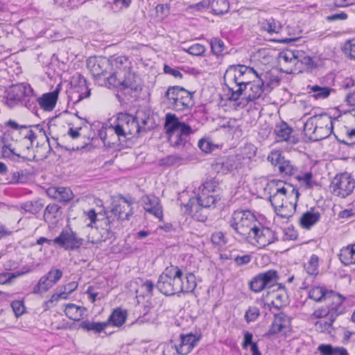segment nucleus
Listing matches in <instances>:
<instances>
[{
    "label": "nucleus",
    "mask_w": 355,
    "mask_h": 355,
    "mask_svg": "<svg viewBox=\"0 0 355 355\" xmlns=\"http://www.w3.org/2000/svg\"><path fill=\"white\" fill-rule=\"evenodd\" d=\"M259 77V73L250 67L243 64L230 65L224 74L225 85L231 94L230 99L237 101L247 89L251 79Z\"/></svg>",
    "instance_id": "f257e3e1"
},
{
    "label": "nucleus",
    "mask_w": 355,
    "mask_h": 355,
    "mask_svg": "<svg viewBox=\"0 0 355 355\" xmlns=\"http://www.w3.org/2000/svg\"><path fill=\"white\" fill-rule=\"evenodd\" d=\"M139 116L128 113L121 112L112 128L117 137V141L122 146H128L132 138H137L141 130V125L138 121Z\"/></svg>",
    "instance_id": "f03ea898"
},
{
    "label": "nucleus",
    "mask_w": 355,
    "mask_h": 355,
    "mask_svg": "<svg viewBox=\"0 0 355 355\" xmlns=\"http://www.w3.org/2000/svg\"><path fill=\"white\" fill-rule=\"evenodd\" d=\"M107 81L109 85L119 88L132 97L137 96L142 89L139 77L131 71L130 67L114 71L107 78Z\"/></svg>",
    "instance_id": "7ed1b4c3"
},
{
    "label": "nucleus",
    "mask_w": 355,
    "mask_h": 355,
    "mask_svg": "<svg viewBox=\"0 0 355 355\" xmlns=\"http://www.w3.org/2000/svg\"><path fill=\"white\" fill-rule=\"evenodd\" d=\"M229 224L241 239L246 241L252 237L254 227L261 226V223L248 210L234 211Z\"/></svg>",
    "instance_id": "20e7f679"
},
{
    "label": "nucleus",
    "mask_w": 355,
    "mask_h": 355,
    "mask_svg": "<svg viewBox=\"0 0 355 355\" xmlns=\"http://www.w3.org/2000/svg\"><path fill=\"white\" fill-rule=\"evenodd\" d=\"M181 268L177 266H170L166 268L159 275L156 287L162 294L171 296L179 293V277Z\"/></svg>",
    "instance_id": "39448f33"
},
{
    "label": "nucleus",
    "mask_w": 355,
    "mask_h": 355,
    "mask_svg": "<svg viewBox=\"0 0 355 355\" xmlns=\"http://www.w3.org/2000/svg\"><path fill=\"white\" fill-rule=\"evenodd\" d=\"M338 300V298H337L336 304L333 306L318 309L314 311L313 314L318 318L329 317L328 321H324V322H318L316 323V326L318 324L320 326L322 331H330V329L332 327V324L336 318L345 313V307L343 303L340 304V301Z\"/></svg>",
    "instance_id": "423d86ee"
},
{
    "label": "nucleus",
    "mask_w": 355,
    "mask_h": 355,
    "mask_svg": "<svg viewBox=\"0 0 355 355\" xmlns=\"http://www.w3.org/2000/svg\"><path fill=\"white\" fill-rule=\"evenodd\" d=\"M333 195L343 198L349 196L355 188V180L347 173L336 175L329 186Z\"/></svg>",
    "instance_id": "0eeeda50"
},
{
    "label": "nucleus",
    "mask_w": 355,
    "mask_h": 355,
    "mask_svg": "<svg viewBox=\"0 0 355 355\" xmlns=\"http://www.w3.org/2000/svg\"><path fill=\"white\" fill-rule=\"evenodd\" d=\"M220 200L221 198L218 194L206 193L202 191L201 194H198L191 198L185 207L187 209L190 210L191 212L194 211L198 213L202 208H215Z\"/></svg>",
    "instance_id": "6e6552de"
},
{
    "label": "nucleus",
    "mask_w": 355,
    "mask_h": 355,
    "mask_svg": "<svg viewBox=\"0 0 355 355\" xmlns=\"http://www.w3.org/2000/svg\"><path fill=\"white\" fill-rule=\"evenodd\" d=\"M87 64L95 79H103L105 84L107 83V78L113 72L110 60L105 57L90 58Z\"/></svg>",
    "instance_id": "1a4fd4ad"
},
{
    "label": "nucleus",
    "mask_w": 355,
    "mask_h": 355,
    "mask_svg": "<svg viewBox=\"0 0 355 355\" xmlns=\"http://www.w3.org/2000/svg\"><path fill=\"white\" fill-rule=\"evenodd\" d=\"M83 241V239L78 237L71 230H62L59 236L53 239L55 244L67 250L78 249Z\"/></svg>",
    "instance_id": "9d476101"
},
{
    "label": "nucleus",
    "mask_w": 355,
    "mask_h": 355,
    "mask_svg": "<svg viewBox=\"0 0 355 355\" xmlns=\"http://www.w3.org/2000/svg\"><path fill=\"white\" fill-rule=\"evenodd\" d=\"M309 297L315 302H321L322 300H329L327 306H333L336 304V299L338 298L340 304L343 303L345 300L342 295L333 290H328L323 286L313 287L309 292Z\"/></svg>",
    "instance_id": "9b49d317"
},
{
    "label": "nucleus",
    "mask_w": 355,
    "mask_h": 355,
    "mask_svg": "<svg viewBox=\"0 0 355 355\" xmlns=\"http://www.w3.org/2000/svg\"><path fill=\"white\" fill-rule=\"evenodd\" d=\"M71 85L73 91L69 97L71 101H74L73 103L88 98L91 94L87 80L80 74L72 77Z\"/></svg>",
    "instance_id": "f8f14e48"
},
{
    "label": "nucleus",
    "mask_w": 355,
    "mask_h": 355,
    "mask_svg": "<svg viewBox=\"0 0 355 355\" xmlns=\"http://www.w3.org/2000/svg\"><path fill=\"white\" fill-rule=\"evenodd\" d=\"M252 240L259 246L264 248L278 240L276 233L270 228L264 227L261 223V226L257 225L254 227V232L252 237L249 239V242L254 243Z\"/></svg>",
    "instance_id": "ddd939ff"
},
{
    "label": "nucleus",
    "mask_w": 355,
    "mask_h": 355,
    "mask_svg": "<svg viewBox=\"0 0 355 355\" xmlns=\"http://www.w3.org/2000/svg\"><path fill=\"white\" fill-rule=\"evenodd\" d=\"M268 159L272 165L278 168L279 172L282 176H291L296 171V168L291 164V161L286 159L278 151L272 152L268 155Z\"/></svg>",
    "instance_id": "4468645a"
},
{
    "label": "nucleus",
    "mask_w": 355,
    "mask_h": 355,
    "mask_svg": "<svg viewBox=\"0 0 355 355\" xmlns=\"http://www.w3.org/2000/svg\"><path fill=\"white\" fill-rule=\"evenodd\" d=\"M201 338L200 335L188 334H180L179 344H175L174 347L179 354L187 355L191 352L197 345Z\"/></svg>",
    "instance_id": "2eb2a0df"
},
{
    "label": "nucleus",
    "mask_w": 355,
    "mask_h": 355,
    "mask_svg": "<svg viewBox=\"0 0 355 355\" xmlns=\"http://www.w3.org/2000/svg\"><path fill=\"white\" fill-rule=\"evenodd\" d=\"M191 128L189 125L180 121L175 114L171 113L166 114L164 129L168 136L180 131H182V133H185L188 131H191Z\"/></svg>",
    "instance_id": "dca6fc26"
},
{
    "label": "nucleus",
    "mask_w": 355,
    "mask_h": 355,
    "mask_svg": "<svg viewBox=\"0 0 355 355\" xmlns=\"http://www.w3.org/2000/svg\"><path fill=\"white\" fill-rule=\"evenodd\" d=\"M144 210L159 218L163 219V210L159 198L155 195H145L141 198Z\"/></svg>",
    "instance_id": "f3484780"
},
{
    "label": "nucleus",
    "mask_w": 355,
    "mask_h": 355,
    "mask_svg": "<svg viewBox=\"0 0 355 355\" xmlns=\"http://www.w3.org/2000/svg\"><path fill=\"white\" fill-rule=\"evenodd\" d=\"M272 182L275 183L276 188L275 192L270 194L269 200L277 211L278 208L282 209L284 207H288V199L285 193L286 190L284 187H282L283 181L273 180Z\"/></svg>",
    "instance_id": "a211bd4d"
},
{
    "label": "nucleus",
    "mask_w": 355,
    "mask_h": 355,
    "mask_svg": "<svg viewBox=\"0 0 355 355\" xmlns=\"http://www.w3.org/2000/svg\"><path fill=\"white\" fill-rule=\"evenodd\" d=\"M61 89V83L58 84L52 92L45 93L38 98V104L45 111H51L55 107L58 94Z\"/></svg>",
    "instance_id": "6ab92c4d"
},
{
    "label": "nucleus",
    "mask_w": 355,
    "mask_h": 355,
    "mask_svg": "<svg viewBox=\"0 0 355 355\" xmlns=\"http://www.w3.org/2000/svg\"><path fill=\"white\" fill-rule=\"evenodd\" d=\"M33 92V88L27 84L20 83L13 85L8 94V98L17 103H21L26 96Z\"/></svg>",
    "instance_id": "aec40b11"
},
{
    "label": "nucleus",
    "mask_w": 355,
    "mask_h": 355,
    "mask_svg": "<svg viewBox=\"0 0 355 355\" xmlns=\"http://www.w3.org/2000/svg\"><path fill=\"white\" fill-rule=\"evenodd\" d=\"M47 194L60 202L66 204L73 198L70 188L64 187H51L47 190Z\"/></svg>",
    "instance_id": "412c9836"
},
{
    "label": "nucleus",
    "mask_w": 355,
    "mask_h": 355,
    "mask_svg": "<svg viewBox=\"0 0 355 355\" xmlns=\"http://www.w3.org/2000/svg\"><path fill=\"white\" fill-rule=\"evenodd\" d=\"M196 286L197 284L194 274L193 272H187L184 275V272L181 270V275L179 277V293H193Z\"/></svg>",
    "instance_id": "4be33fe9"
},
{
    "label": "nucleus",
    "mask_w": 355,
    "mask_h": 355,
    "mask_svg": "<svg viewBox=\"0 0 355 355\" xmlns=\"http://www.w3.org/2000/svg\"><path fill=\"white\" fill-rule=\"evenodd\" d=\"M274 317V320L269 329V334L271 335L277 334L288 327L291 322L290 318L283 312L275 314Z\"/></svg>",
    "instance_id": "5701e85b"
},
{
    "label": "nucleus",
    "mask_w": 355,
    "mask_h": 355,
    "mask_svg": "<svg viewBox=\"0 0 355 355\" xmlns=\"http://www.w3.org/2000/svg\"><path fill=\"white\" fill-rule=\"evenodd\" d=\"M193 133L192 128L191 131H188L185 133H182V131L171 134L168 137V141L171 145L178 149L188 148L191 144L189 142V137Z\"/></svg>",
    "instance_id": "b1692460"
},
{
    "label": "nucleus",
    "mask_w": 355,
    "mask_h": 355,
    "mask_svg": "<svg viewBox=\"0 0 355 355\" xmlns=\"http://www.w3.org/2000/svg\"><path fill=\"white\" fill-rule=\"evenodd\" d=\"M257 80H251L250 84H248V87H250V92L247 96V99L249 101H253L259 98H263L268 92L265 91L263 83L261 82L259 78H257Z\"/></svg>",
    "instance_id": "393cba45"
},
{
    "label": "nucleus",
    "mask_w": 355,
    "mask_h": 355,
    "mask_svg": "<svg viewBox=\"0 0 355 355\" xmlns=\"http://www.w3.org/2000/svg\"><path fill=\"white\" fill-rule=\"evenodd\" d=\"M193 92L188 95L180 96V98L174 99L168 104L169 107L175 111H184L193 105Z\"/></svg>",
    "instance_id": "a878e982"
},
{
    "label": "nucleus",
    "mask_w": 355,
    "mask_h": 355,
    "mask_svg": "<svg viewBox=\"0 0 355 355\" xmlns=\"http://www.w3.org/2000/svg\"><path fill=\"white\" fill-rule=\"evenodd\" d=\"M123 208L124 207H123L121 204H114L110 211V215H107L106 217L105 223H111L114 220V218L121 220H129L130 216L132 214V208L129 209L128 212L125 213L123 210Z\"/></svg>",
    "instance_id": "bb28decb"
},
{
    "label": "nucleus",
    "mask_w": 355,
    "mask_h": 355,
    "mask_svg": "<svg viewBox=\"0 0 355 355\" xmlns=\"http://www.w3.org/2000/svg\"><path fill=\"white\" fill-rule=\"evenodd\" d=\"M320 214L312 207L302 215L300 219V225L309 230L320 220Z\"/></svg>",
    "instance_id": "cd10ccee"
},
{
    "label": "nucleus",
    "mask_w": 355,
    "mask_h": 355,
    "mask_svg": "<svg viewBox=\"0 0 355 355\" xmlns=\"http://www.w3.org/2000/svg\"><path fill=\"white\" fill-rule=\"evenodd\" d=\"M276 138L277 141H290L295 144L294 138L292 139L291 134L293 128L289 127L285 122L277 124L275 129Z\"/></svg>",
    "instance_id": "c85d7f7f"
},
{
    "label": "nucleus",
    "mask_w": 355,
    "mask_h": 355,
    "mask_svg": "<svg viewBox=\"0 0 355 355\" xmlns=\"http://www.w3.org/2000/svg\"><path fill=\"white\" fill-rule=\"evenodd\" d=\"M128 316L126 310L121 308H116L113 310L106 322L107 327L110 325L112 327H121L125 322Z\"/></svg>",
    "instance_id": "c756f323"
},
{
    "label": "nucleus",
    "mask_w": 355,
    "mask_h": 355,
    "mask_svg": "<svg viewBox=\"0 0 355 355\" xmlns=\"http://www.w3.org/2000/svg\"><path fill=\"white\" fill-rule=\"evenodd\" d=\"M338 257L341 263L345 266L355 264V244L343 248Z\"/></svg>",
    "instance_id": "7c9ffc66"
},
{
    "label": "nucleus",
    "mask_w": 355,
    "mask_h": 355,
    "mask_svg": "<svg viewBox=\"0 0 355 355\" xmlns=\"http://www.w3.org/2000/svg\"><path fill=\"white\" fill-rule=\"evenodd\" d=\"M263 83L265 91L269 94L275 87L279 85L280 79L270 72L259 73V77Z\"/></svg>",
    "instance_id": "2f4dec72"
},
{
    "label": "nucleus",
    "mask_w": 355,
    "mask_h": 355,
    "mask_svg": "<svg viewBox=\"0 0 355 355\" xmlns=\"http://www.w3.org/2000/svg\"><path fill=\"white\" fill-rule=\"evenodd\" d=\"M345 130V135H336L334 134L336 141L340 144L348 147L355 146V128H349L344 126Z\"/></svg>",
    "instance_id": "473e14b6"
},
{
    "label": "nucleus",
    "mask_w": 355,
    "mask_h": 355,
    "mask_svg": "<svg viewBox=\"0 0 355 355\" xmlns=\"http://www.w3.org/2000/svg\"><path fill=\"white\" fill-rule=\"evenodd\" d=\"M85 311L86 309L85 307L70 303L66 305L64 313L69 319L75 321H79L81 318H83Z\"/></svg>",
    "instance_id": "72a5a7b5"
},
{
    "label": "nucleus",
    "mask_w": 355,
    "mask_h": 355,
    "mask_svg": "<svg viewBox=\"0 0 355 355\" xmlns=\"http://www.w3.org/2000/svg\"><path fill=\"white\" fill-rule=\"evenodd\" d=\"M252 339V334L250 331H245L243 334V340L241 344L243 349H247L250 346L252 355H262L259 349L257 343L253 342Z\"/></svg>",
    "instance_id": "f704fd0d"
},
{
    "label": "nucleus",
    "mask_w": 355,
    "mask_h": 355,
    "mask_svg": "<svg viewBox=\"0 0 355 355\" xmlns=\"http://www.w3.org/2000/svg\"><path fill=\"white\" fill-rule=\"evenodd\" d=\"M282 187L286 190L285 193L288 199V205L295 207L299 199L300 193L298 189H296L293 184L283 181Z\"/></svg>",
    "instance_id": "c9c22d12"
},
{
    "label": "nucleus",
    "mask_w": 355,
    "mask_h": 355,
    "mask_svg": "<svg viewBox=\"0 0 355 355\" xmlns=\"http://www.w3.org/2000/svg\"><path fill=\"white\" fill-rule=\"evenodd\" d=\"M261 278L263 284L265 288H270L276 284L279 276L277 272L275 270H269L259 274Z\"/></svg>",
    "instance_id": "e433bc0d"
},
{
    "label": "nucleus",
    "mask_w": 355,
    "mask_h": 355,
    "mask_svg": "<svg viewBox=\"0 0 355 355\" xmlns=\"http://www.w3.org/2000/svg\"><path fill=\"white\" fill-rule=\"evenodd\" d=\"M239 163L235 156H229L225 159L216 163V167L220 166L223 173L234 171L238 168Z\"/></svg>",
    "instance_id": "4c0bfd02"
},
{
    "label": "nucleus",
    "mask_w": 355,
    "mask_h": 355,
    "mask_svg": "<svg viewBox=\"0 0 355 355\" xmlns=\"http://www.w3.org/2000/svg\"><path fill=\"white\" fill-rule=\"evenodd\" d=\"M107 327L106 322H91L85 320L80 324V328L87 331H94L95 333H101Z\"/></svg>",
    "instance_id": "58836bf2"
},
{
    "label": "nucleus",
    "mask_w": 355,
    "mask_h": 355,
    "mask_svg": "<svg viewBox=\"0 0 355 355\" xmlns=\"http://www.w3.org/2000/svg\"><path fill=\"white\" fill-rule=\"evenodd\" d=\"M190 92L187 90L182 87L180 86H171L168 88L167 91L165 93V97L168 100V103L175 98L177 99L180 97V96L188 95Z\"/></svg>",
    "instance_id": "ea45409f"
},
{
    "label": "nucleus",
    "mask_w": 355,
    "mask_h": 355,
    "mask_svg": "<svg viewBox=\"0 0 355 355\" xmlns=\"http://www.w3.org/2000/svg\"><path fill=\"white\" fill-rule=\"evenodd\" d=\"M313 119L316 128L331 129V127H334L333 119L327 113L313 115Z\"/></svg>",
    "instance_id": "a19ab883"
},
{
    "label": "nucleus",
    "mask_w": 355,
    "mask_h": 355,
    "mask_svg": "<svg viewBox=\"0 0 355 355\" xmlns=\"http://www.w3.org/2000/svg\"><path fill=\"white\" fill-rule=\"evenodd\" d=\"M212 13L215 15H220L229 11L230 4L227 0H213L211 2Z\"/></svg>",
    "instance_id": "79ce46f5"
},
{
    "label": "nucleus",
    "mask_w": 355,
    "mask_h": 355,
    "mask_svg": "<svg viewBox=\"0 0 355 355\" xmlns=\"http://www.w3.org/2000/svg\"><path fill=\"white\" fill-rule=\"evenodd\" d=\"M43 207L44 203L41 200L27 201L21 205V209L33 214L39 213Z\"/></svg>",
    "instance_id": "37998d69"
},
{
    "label": "nucleus",
    "mask_w": 355,
    "mask_h": 355,
    "mask_svg": "<svg viewBox=\"0 0 355 355\" xmlns=\"http://www.w3.org/2000/svg\"><path fill=\"white\" fill-rule=\"evenodd\" d=\"M310 90L313 93V96L315 99H323L327 98L331 92L334 89L328 87H320L319 85H313L310 87Z\"/></svg>",
    "instance_id": "c03bdc74"
},
{
    "label": "nucleus",
    "mask_w": 355,
    "mask_h": 355,
    "mask_svg": "<svg viewBox=\"0 0 355 355\" xmlns=\"http://www.w3.org/2000/svg\"><path fill=\"white\" fill-rule=\"evenodd\" d=\"M299 52L290 49H285L279 53V59L286 63L296 64L299 61Z\"/></svg>",
    "instance_id": "a18cd8bd"
},
{
    "label": "nucleus",
    "mask_w": 355,
    "mask_h": 355,
    "mask_svg": "<svg viewBox=\"0 0 355 355\" xmlns=\"http://www.w3.org/2000/svg\"><path fill=\"white\" fill-rule=\"evenodd\" d=\"M53 286L52 283L46 277L45 275L42 276L38 283L34 286L33 293L34 294H40L46 292Z\"/></svg>",
    "instance_id": "49530a36"
},
{
    "label": "nucleus",
    "mask_w": 355,
    "mask_h": 355,
    "mask_svg": "<svg viewBox=\"0 0 355 355\" xmlns=\"http://www.w3.org/2000/svg\"><path fill=\"white\" fill-rule=\"evenodd\" d=\"M330 128L331 129L315 127L313 130L314 133L311 136V140L316 141L327 138L334 132V127H331Z\"/></svg>",
    "instance_id": "de8ad7c7"
},
{
    "label": "nucleus",
    "mask_w": 355,
    "mask_h": 355,
    "mask_svg": "<svg viewBox=\"0 0 355 355\" xmlns=\"http://www.w3.org/2000/svg\"><path fill=\"white\" fill-rule=\"evenodd\" d=\"M262 28L269 33H277L282 29V25L279 21L270 18L262 23Z\"/></svg>",
    "instance_id": "09e8293b"
},
{
    "label": "nucleus",
    "mask_w": 355,
    "mask_h": 355,
    "mask_svg": "<svg viewBox=\"0 0 355 355\" xmlns=\"http://www.w3.org/2000/svg\"><path fill=\"white\" fill-rule=\"evenodd\" d=\"M318 257L312 254L309 262L304 264V268L310 275L316 276L318 274Z\"/></svg>",
    "instance_id": "8fccbe9b"
},
{
    "label": "nucleus",
    "mask_w": 355,
    "mask_h": 355,
    "mask_svg": "<svg viewBox=\"0 0 355 355\" xmlns=\"http://www.w3.org/2000/svg\"><path fill=\"white\" fill-rule=\"evenodd\" d=\"M182 160L180 156L176 155H170L158 160L157 164L159 166H171L175 164H180Z\"/></svg>",
    "instance_id": "3c124183"
},
{
    "label": "nucleus",
    "mask_w": 355,
    "mask_h": 355,
    "mask_svg": "<svg viewBox=\"0 0 355 355\" xmlns=\"http://www.w3.org/2000/svg\"><path fill=\"white\" fill-rule=\"evenodd\" d=\"M60 209V207L56 204L49 205L44 210V220L46 222H51L53 218H55L57 217Z\"/></svg>",
    "instance_id": "603ef678"
},
{
    "label": "nucleus",
    "mask_w": 355,
    "mask_h": 355,
    "mask_svg": "<svg viewBox=\"0 0 355 355\" xmlns=\"http://www.w3.org/2000/svg\"><path fill=\"white\" fill-rule=\"evenodd\" d=\"M2 152H3L4 157H8L15 162H24L31 160L30 159H28L26 157H23L19 154H17L16 153L14 152L13 149L10 148L7 146H4L3 147Z\"/></svg>",
    "instance_id": "864d4df0"
},
{
    "label": "nucleus",
    "mask_w": 355,
    "mask_h": 355,
    "mask_svg": "<svg viewBox=\"0 0 355 355\" xmlns=\"http://www.w3.org/2000/svg\"><path fill=\"white\" fill-rule=\"evenodd\" d=\"M343 51L351 60H355V38L345 42Z\"/></svg>",
    "instance_id": "5fc2aeb1"
},
{
    "label": "nucleus",
    "mask_w": 355,
    "mask_h": 355,
    "mask_svg": "<svg viewBox=\"0 0 355 355\" xmlns=\"http://www.w3.org/2000/svg\"><path fill=\"white\" fill-rule=\"evenodd\" d=\"M28 173L24 171L14 172L12 175L10 180L8 182V184H19L24 183L28 180Z\"/></svg>",
    "instance_id": "6e6d98bb"
},
{
    "label": "nucleus",
    "mask_w": 355,
    "mask_h": 355,
    "mask_svg": "<svg viewBox=\"0 0 355 355\" xmlns=\"http://www.w3.org/2000/svg\"><path fill=\"white\" fill-rule=\"evenodd\" d=\"M210 44L212 52L216 55H221L225 50L224 42L219 38L211 39Z\"/></svg>",
    "instance_id": "4d7b16f0"
},
{
    "label": "nucleus",
    "mask_w": 355,
    "mask_h": 355,
    "mask_svg": "<svg viewBox=\"0 0 355 355\" xmlns=\"http://www.w3.org/2000/svg\"><path fill=\"white\" fill-rule=\"evenodd\" d=\"M37 102L38 103V98L36 97V95L33 90V92L28 94V96H26L20 103L24 105L26 107L31 110L36 107Z\"/></svg>",
    "instance_id": "13d9d810"
},
{
    "label": "nucleus",
    "mask_w": 355,
    "mask_h": 355,
    "mask_svg": "<svg viewBox=\"0 0 355 355\" xmlns=\"http://www.w3.org/2000/svg\"><path fill=\"white\" fill-rule=\"evenodd\" d=\"M62 275L63 272L60 269L52 268L46 275H45V277H48V279H49L53 286L62 278Z\"/></svg>",
    "instance_id": "bf43d9fd"
},
{
    "label": "nucleus",
    "mask_w": 355,
    "mask_h": 355,
    "mask_svg": "<svg viewBox=\"0 0 355 355\" xmlns=\"http://www.w3.org/2000/svg\"><path fill=\"white\" fill-rule=\"evenodd\" d=\"M260 315L259 308L250 306L245 313V319L248 323L255 321Z\"/></svg>",
    "instance_id": "052dcab7"
},
{
    "label": "nucleus",
    "mask_w": 355,
    "mask_h": 355,
    "mask_svg": "<svg viewBox=\"0 0 355 355\" xmlns=\"http://www.w3.org/2000/svg\"><path fill=\"white\" fill-rule=\"evenodd\" d=\"M56 3L63 8H74L83 4L86 0H54Z\"/></svg>",
    "instance_id": "680f3d73"
},
{
    "label": "nucleus",
    "mask_w": 355,
    "mask_h": 355,
    "mask_svg": "<svg viewBox=\"0 0 355 355\" xmlns=\"http://www.w3.org/2000/svg\"><path fill=\"white\" fill-rule=\"evenodd\" d=\"M249 284L250 289L254 293L261 292L266 288L259 274L250 282Z\"/></svg>",
    "instance_id": "e2e57ef3"
},
{
    "label": "nucleus",
    "mask_w": 355,
    "mask_h": 355,
    "mask_svg": "<svg viewBox=\"0 0 355 355\" xmlns=\"http://www.w3.org/2000/svg\"><path fill=\"white\" fill-rule=\"evenodd\" d=\"M219 180L216 179V178H211V180L205 182L202 186H203V191L204 190H206L208 191V193H214L217 191L218 189H219Z\"/></svg>",
    "instance_id": "0e129e2a"
},
{
    "label": "nucleus",
    "mask_w": 355,
    "mask_h": 355,
    "mask_svg": "<svg viewBox=\"0 0 355 355\" xmlns=\"http://www.w3.org/2000/svg\"><path fill=\"white\" fill-rule=\"evenodd\" d=\"M112 64V71H118L119 69L124 68L125 67H130L128 59L125 57H117L114 60L110 62Z\"/></svg>",
    "instance_id": "69168bd1"
},
{
    "label": "nucleus",
    "mask_w": 355,
    "mask_h": 355,
    "mask_svg": "<svg viewBox=\"0 0 355 355\" xmlns=\"http://www.w3.org/2000/svg\"><path fill=\"white\" fill-rule=\"evenodd\" d=\"M11 307L17 318L21 316L25 312V306L23 301L15 300L11 303Z\"/></svg>",
    "instance_id": "338daca9"
},
{
    "label": "nucleus",
    "mask_w": 355,
    "mask_h": 355,
    "mask_svg": "<svg viewBox=\"0 0 355 355\" xmlns=\"http://www.w3.org/2000/svg\"><path fill=\"white\" fill-rule=\"evenodd\" d=\"M211 240L214 245L218 246H222L227 243L225 235L222 232H216L213 233L211 237Z\"/></svg>",
    "instance_id": "774afa93"
}]
</instances>
